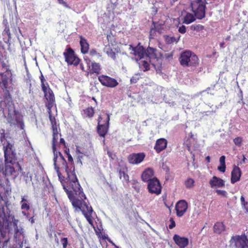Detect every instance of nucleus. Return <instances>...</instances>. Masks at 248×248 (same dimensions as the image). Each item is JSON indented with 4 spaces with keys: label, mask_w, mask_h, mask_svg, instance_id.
I'll return each mask as SVG.
<instances>
[{
    "label": "nucleus",
    "mask_w": 248,
    "mask_h": 248,
    "mask_svg": "<svg viewBox=\"0 0 248 248\" xmlns=\"http://www.w3.org/2000/svg\"><path fill=\"white\" fill-rule=\"evenodd\" d=\"M140 68L143 69V71L145 72L150 69V66L148 62L146 61H143L142 62Z\"/></svg>",
    "instance_id": "ea45409f"
},
{
    "label": "nucleus",
    "mask_w": 248,
    "mask_h": 248,
    "mask_svg": "<svg viewBox=\"0 0 248 248\" xmlns=\"http://www.w3.org/2000/svg\"><path fill=\"white\" fill-rule=\"evenodd\" d=\"M106 53L108 57L115 60L116 58V53L112 50V49H109L107 51Z\"/></svg>",
    "instance_id": "49530a36"
},
{
    "label": "nucleus",
    "mask_w": 248,
    "mask_h": 248,
    "mask_svg": "<svg viewBox=\"0 0 248 248\" xmlns=\"http://www.w3.org/2000/svg\"><path fill=\"white\" fill-rule=\"evenodd\" d=\"M80 69H81L83 71H85L84 67V65H83V63H80Z\"/></svg>",
    "instance_id": "69168bd1"
},
{
    "label": "nucleus",
    "mask_w": 248,
    "mask_h": 248,
    "mask_svg": "<svg viewBox=\"0 0 248 248\" xmlns=\"http://www.w3.org/2000/svg\"><path fill=\"white\" fill-rule=\"evenodd\" d=\"M103 118L99 116L98 119V125L97 126V132L100 137L105 138L107 134L109 124V116L106 114L104 120Z\"/></svg>",
    "instance_id": "0eeeda50"
},
{
    "label": "nucleus",
    "mask_w": 248,
    "mask_h": 248,
    "mask_svg": "<svg viewBox=\"0 0 248 248\" xmlns=\"http://www.w3.org/2000/svg\"><path fill=\"white\" fill-rule=\"evenodd\" d=\"M3 34H6L8 36L9 39L11 38L10 29L8 26L5 27V28L3 31Z\"/></svg>",
    "instance_id": "8fccbe9b"
},
{
    "label": "nucleus",
    "mask_w": 248,
    "mask_h": 248,
    "mask_svg": "<svg viewBox=\"0 0 248 248\" xmlns=\"http://www.w3.org/2000/svg\"><path fill=\"white\" fill-rule=\"evenodd\" d=\"M230 242L234 243L236 248H248V239L245 234L232 236Z\"/></svg>",
    "instance_id": "9b49d317"
},
{
    "label": "nucleus",
    "mask_w": 248,
    "mask_h": 248,
    "mask_svg": "<svg viewBox=\"0 0 248 248\" xmlns=\"http://www.w3.org/2000/svg\"><path fill=\"white\" fill-rule=\"evenodd\" d=\"M79 44L80 46V50L81 53L85 54L88 53L89 50V44L87 41V40L82 36V35L79 36Z\"/></svg>",
    "instance_id": "393cba45"
},
{
    "label": "nucleus",
    "mask_w": 248,
    "mask_h": 248,
    "mask_svg": "<svg viewBox=\"0 0 248 248\" xmlns=\"http://www.w3.org/2000/svg\"><path fill=\"white\" fill-rule=\"evenodd\" d=\"M51 130L52 131V133L59 132L58 125H51Z\"/></svg>",
    "instance_id": "bf43d9fd"
},
{
    "label": "nucleus",
    "mask_w": 248,
    "mask_h": 248,
    "mask_svg": "<svg viewBox=\"0 0 248 248\" xmlns=\"http://www.w3.org/2000/svg\"><path fill=\"white\" fill-rule=\"evenodd\" d=\"M11 222L13 223L14 228L18 227V220L11 214V211H4L3 206H0V226L5 225L8 228Z\"/></svg>",
    "instance_id": "39448f33"
},
{
    "label": "nucleus",
    "mask_w": 248,
    "mask_h": 248,
    "mask_svg": "<svg viewBox=\"0 0 248 248\" xmlns=\"http://www.w3.org/2000/svg\"><path fill=\"white\" fill-rule=\"evenodd\" d=\"M0 75L1 76V78H7L9 79V78L12 77V73L10 70H8V69H6V70L1 73Z\"/></svg>",
    "instance_id": "58836bf2"
},
{
    "label": "nucleus",
    "mask_w": 248,
    "mask_h": 248,
    "mask_svg": "<svg viewBox=\"0 0 248 248\" xmlns=\"http://www.w3.org/2000/svg\"><path fill=\"white\" fill-rule=\"evenodd\" d=\"M46 99L47 102L46 104V106L47 108V111L49 114V120L51 122L56 119L55 118L52 116L51 112L52 108L53 107L55 102V97H53L51 98H47Z\"/></svg>",
    "instance_id": "b1692460"
},
{
    "label": "nucleus",
    "mask_w": 248,
    "mask_h": 248,
    "mask_svg": "<svg viewBox=\"0 0 248 248\" xmlns=\"http://www.w3.org/2000/svg\"><path fill=\"white\" fill-rule=\"evenodd\" d=\"M155 25H154V28H152L150 29V35H152V34L155 33Z\"/></svg>",
    "instance_id": "e2e57ef3"
},
{
    "label": "nucleus",
    "mask_w": 248,
    "mask_h": 248,
    "mask_svg": "<svg viewBox=\"0 0 248 248\" xmlns=\"http://www.w3.org/2000/svg\"><path fill=\"white\" fill-rule=\"evenodd\" d=\"M139 79V78H137L136 77H132L130 79V82L131 83H136L137 82Z\"/></svg>",
    "instance_id": "052dcab7"
},
{
    "label": "nucleus",
    "mask_w": 248,
    "mask_h": 248,
    "mask_svg": "<svg viewBox=\"0 0 248 248\" xmlns=\"http://www.w3.org/2000/svg\"><path fill=\"white\" fill-rule=\"evenodd\" d=\"M55 170L57 172L63 189L66 192L70 202L73 201L78 197L84 196L83 188L81 186L75 171L66 169L67 178L62 176L60 170V168L55 165Z\"/></svg>",
    "instance_id": "f03ea898"
},
{
    "label": "nucleus",
    "mask_w": 248,
    "mask_h": 248,
    "mask_svg": "<svg viewBox=\"0 0 248 248\" xmlns=\"http://www.w3.org/2000/svg\"><path fill=\"white\" fill-rule=\"evenodd\" d=\"M209 184L211 187H222L225 186V182L222 179L214 176L209 181Z\"/></svg>",
    "instance_id": "5701e85b"
},
{
    "label": "nucleus",
    "mask_w": 248,
    "mask_h": 248,
    "mask_svg": "<svg viewBox=\"0 0 248 248\" xmlns=\"http://www.w3.org/2000/svg\"><path fill=\"white\" fill-rule=\"evenodd\" d=\"M98 79L103 86L108 88H114L119 84L115 78L105 75L98 76Z\"/></svg>",
    "instance_id": "4468645a"
},
{
    "label": "nucleus",
    "mask_w": 248,
    "mask_h": 248,
    "mask_svg": "<svg viewBox=\"0 0 248 248\" xmlns=\"http://www.w3.org/2000/svg\"><path fill=\"white\" fill-rule=\"evenodd\" d=\"M6 133L5 130L4 129H0V141L3 142L6 140Z\"/></svg>",
    "instance_id": "c03bdc74"
},
{
    "label": "nucleus",
    "mask_w": 248,
    "mask_h": 248,
    "mask_svg": "<svg viewBox=\"0 0 248 248\" xmlns=\"http://www.w3.org/2000/svg\"><path fill=\"white\" fill-rule=\"evenodd\" d=\"M7 120L11 125L19 124L21 125V128H23V122L18 111L16 109L15 107L8 108Z\"/></svg>",
    "instance_id": "6e6552de"
},
{
    "label": "nucleus",
    "mask_w": 248,
    "mask_h": 248,
    "mask_svg": "<svg viewBox=\"0 0 248 248\" xmlns=\"http://www.w3.org/2000/svg\"><path fill=\"white\" fill-rule=\"evenodd\" d=\"M242 138L240 137H237L233 140L234 144L239 147L242 145Z\"/></svg>",
    "instance_id": "a18cd8bd"
},
{
    "label": "nucleus",
    "mask_w": 248,
    "mask_h": 248,
    "mask_svg": "<svg viewBox=\"0 0 248 248\" xmlns=\"http://www.w3.org/2000/svg\"><path fill=\"white\" fill-rule=\"evenodd\" d=\"M241 176V171L240 169L235 165L233 167L232 170L231 172V182L233 184L239 181Z\"/></svg>",
    "instance_id": "412c9836"
},
{
    "label": "nucleus",
    "mask_w": 248,
    "mask_h": 248,
    "mask_svg": "<svg viewBox=\"0 0 248 248\" xmlns=\"http://www.w3.org/2000/svg\"><path fill=\"white\" fill-rule=\"evenodd\" d=\"M20 204L22 210H25L26 211H28L31 208L30 203L29 201L27 199V196H24L21 197Z\"/></svg>",
    "instance_id": "bb28decb"
},
{
    "label": "nucleus",
    "mask_w": 248,
    "mask_h": 248,
    "mask_svg": "<svg viewBox=\"0 0 248 248\" xmlns=\"http://www.w3.org/2000/svg\"><path fill=\"white\" fill-rule=\"evenodd\" d=\"M188 208L187 202L185 200H180L175 205L176 215L178 217H182Z\"/></svg>",
    "instance_id": "a211bd4d"
},
{
    "label": "nucleus",
    "mask_w": 248,
    "mask_h": 248,
    "mask_svg": "<svg viewBox=\"0 0 248 248\" xmlns=\"http://www.w3.org/2000/svg\"><path fill=\"white\" fill-rule=\"evenodd\" d=\"M60 143L63 144L64 146H65V142L63 138L60 139Z\"/></svg>",
    "instance_id": "0e129e2a"
},
{
    "label": "nucleus",
    "mask_w": 248,
    "mask_h": 248,
    "mask_svg": "<svg viewBox=\"0 0 248 248\" xmlns=\"http://www.w3.org/2000/svg\"><path fill=\"white\" fill-rule=\"evenodd\" d=\"M83 112L84 115L89 118H92L94 114V111L92 107H88L87 108L83 109Z\"/></svg>",
    "instance_id": "72a5a7b5"
},
{
    "label": "nucleus",
    "mask_w": 248,
    "mask_h": 248,
    "mask_svg": "<svg viewBox=\"0 0 248 248\" xmlns=\"http://www.w3.org/2000/svg\"><path fill=\"white\" fill-rule=\"evenodd\" d=\"M65 61L69 65L78 66L80 62V59L76 54L74 50L70 47L65 49L63 53Z\"/></svg>",
    "instance_id": "1a4fd4ad"
},
{
    "label": "nucleus",
    "mask_w": 248,
    "mask_h": 248,
    "mask_svg": "<svg viewBox=\"0 0 248 248\" xmlns=\"http://www.w3.org/2000/svg\"><path fill=\"white\" fill-rule=\"evenodd\" d=\"M51 125H56V124H57V122H56V119L54 120V121L51 122Z\"/></svg>",
    "instance_id": "774afa93"
},
{
    "label": "nucleus",
    "mask_w": 248,
    "mask_h": 248,
    "mask_svg": "<svg viewBox=\"0 0 248 248\" xmlns=\"http://www.w3.org/2000/svg\"><path fill=\"white\" fill-rule=\"evenodd\" d=\"M216 192L218 195H221L224 197H227V193L225 190L217 189L216 190Z\"/></svg>",
    "instance_id": "09e8293b"
},
{
    "label": "nucleus",
    "mask_w": 248,
    "mask_h": 248,
    "mask_svg": "<svg viewBox=\"0 0 248 248\" xmlns=\"http://www.w3.org/2000/svg\"><path fill=\"white\" fill-rule=\"evenodd\" d=\"M5 92V94L4 95V99L5 103L7 104L9 106L8 108H11L12 107H15L14 104H13L12 98L10 94V93L9 90L7 91H4Z\"/></svg>",
    "instance_id": "cd10ccee"
},
{
    "label": "nucleus",
    "mask_w": 248,
    "mask_h": 248,
    "mask_svg": "<svg viewBox=\"0 0 248 248\" xmlns=\"http://www.w3.org/2000/svg\"><path fill=\"white\" fill-rule=\"evenodd\" d=\"M129 49L132 51L131 54L134 55L137 60H140L145 56V49L140 42L135 46L130 45Z\"/></svg>",
    "instance_id": "f8f14e48"
},
{
    "label": "nucleus",
    "mask_w": 248,
    "mask_h": 248,
    "mask_svg": "<svg viewBox=\"0 0 248 248\" xmlns=\"http://www.w3.org/2000/svg\"><path fill=\"white\" fill-rule=\"evenodd\" d=\"M148 192L151 194L158 195L161 193L162 186L159 180L154 177L148 183L147 187Z\"/></svg>",
    "instance_id": "9d476101"
},
{
    "label": "nucleus",
    "mask_w": 248,
    "mask_h": 248,
    "mask_svg": "<svg viewBox=\"0 0 248 248\" xmlns=\"http://www.w3.org/2000/svg\"><path fill=\"white\" fill-rule=\"evenodd\" d=\"M86 199V197L84 194V196L82 197L80 196L71 202L75 210L81 211L89 224L93 225V220L92 215L93 210L92 207L85 202Z\"/></svg>",
    "instance_id": "7ed1b4c3"
},
{
    "label": "nucleus",
    "mask_w": 248,
    "mask_h": 248,
    "mask_svg": "<svg viewBox=\"0 0 248 248\" xmlns=\"http://www.w3.org/2000/svg\"><path fill=\"white\" fill-rule=\"evenodd\" d=\"M145 157V154L142 153H132L127 157V160L129 164L137 165L142 162Z\"/></svg>",
    "instance_id": "2eb2a0df"
},
{
    "label": "nucleus",
    "mask_w": 248,
    "mask_h": 248,
    "mask_svg": "<svg viewBox=\"0 0 248 248\" xmlns=\"http://www.w3.org/2000/svg\"><path fill=\"white\" fill-rule=\"evenodd\" d=\"M240 201L242 205L246 208V206L248 205V202L245 201V198L243 196H241Z\"/></svg>",
    "instance_id": "5fc2aeb1"
},
{
    "label": "nucleus",
    "mask_w": 248,
    "mask_h": 248,
    "mask_svg": "<svg viewBox=\"0 0 248 248\" xmlns=\"http://www.w3.org/2000/svg\"><path fill=\"white\" fill-rule=\"evenodd\" d=\"M22 175H23L24 179L26 183L31 181L32 175L29 171H28L27 172H22Z\"/></svg>",
    "instance_id": "c9c22d12"
},
{
    "label": "nucleus",
    "mask_w": 248,
    "mask_h": 248,
    "mask_svg": "<svg viewBox=\"0 0 248 248\" xmlns=\"http://www.w3.org/2000/svg\"><path fill=\"white\" fill-rule=\"evenodd\" d=\"M2 68L3 69V70L5 71L6 70V69H8V70H9V66L7 65L4 62H2L1 63Z\"/></svg>",
    "instance_id": "680f3d73"
},
{
    "label": "nucleus",
    "mask_w": 248,
    "mask_h": 248,
    "mask_svg": "<svg viewBox=\"0 0 248 248\" xmlns=\"http://www.w3.org/2000/svg\"><path fill=\"white\" fill-rule=\"evenodd\" d=\"M173 239L175 244L180 248H185L188 244V238L185 237H181L178 234L173 236Z\"/></svg>",
    "instance_id": "6ab92c4d"
},
{
    "label": "nucleus",
    "mask_w": 248,
    "mask_h": 248,
    "mask_svg": "<svg viewBox=\"0 0 248 248\" xmlns=\"http://www.w3.org/2000/svg\"><path fill=\"white\" fill-rule=\"evenodd\" d=\"M89 55L91 57H97V58H100L101 57V55L97 52L95 49H92L89 52Z\"/></svg>",
    "instance_id": "37998d69"
},
{
    "label": "nucleus",
    "mask_w": 248,
    "mask_h": 248,
    "mask_svg": "<svg viewBox=\"0 0 248 248\" xmlns=\"http://www.w3.org/2000/svg\"><path fill=\"white\" fill-rule=\"evenodd\" d=\"M101 70V65L99 63L93 62L91 63V68L89 72L87 73V76L88 75L95 74L98 75L100 74Z\"/></svg>",
    "instance_id": "a878e982"
},
{
    "label": "nucleus",
    "mask_w": 248,
    "mask_h": 248,
    "mask_svg": "<svg viewBox=\"0 0 248 248\" xmlns=\"http://www.w3.org/2000/svg\"><path fill=\"white\" fill-rule=\"evenodd\" d=\"M167 144L168 141L165 139H159L156 141L154 146V149L155 150L156 153H159L166 148Z\"/></svg>",
    "instance_id": "aec40b11"
},
{
    "label": "nucleus",
    "mask_w": 248,
    "mask_h": 248,
    "mask_svg": "<svg viewBox=\"0 0 248 248\" xmlns=\"http://www.w3.org/2000/svg\"><path fill=\"white\" fill-rule=\"evenodd\" d=\"M40 78L41 82L42 89L44 93V96L46 99L55 97L54 93L49 87L48 83L47 82L45 83L46 80L42 74H41Z\"/></svg>",
    "instance_id": "dca6fc26"
},
{
    "label": "nucleus",
    "mask_w": 248,
    "mask_h": 248,
    "mask_svg": "<svg viewBox=\"0 0 248 248\" xmlns=\"http://www.w3.org/2000/svg\"><path fill=\"white\" fill-rule=\"evenodd\" d=\"M195 181L191 178H187L184 183L185 186L188 189L192 188L194 186Z\"/></svg>",
    "instance_id": "f704fd0d"
},
{
    "label": "nucleus",
    "mask_w": 248,
    "mask_h": 248,
    "mask_svg": "<svg viewBox=\"0 0 248 248\" xmlns=\"http://www.w3.org/2000/svg\"><path fill=\"white\" fill-rule=\"evenodd\" d=\"M59 135L61 136V134L59 132H56V133H52V149L53 152H56V150H57L56 149V144L58 142V139H59Z\"/></svg>",
    "instance_id": "c756f323"
},
{
    "label": "nucleus",
    "mask_w": 248,
    "mask_h": 248,
    "mask_svg": "<svg viewBox=\"0 0 248 248\" xmlns=\"http://www.w3.org/2000/svg\"><path fill=\"white\" fill-rule=\"evenodd\" d=\"M2 145L5 165L2 169V173L7 179L15 180L22 168L17 161L14 143L6 140L2 143Z\"/></svg>",
    "instance_id": "f257e3e1"
},
{
    "label": "nucleus",
    "mask_w": 248,
    "mask_h": 248,
    "mask_svg": "<svg viewBox=\"0 0 248 248\" xmlns=\"http://www.w3.org/2000/svg\"><path fill=\"white\" fill-rule=\"evenodd\" d=\"M53 153L54 155L53 160L55 169L56 164V166L60 168L61 167L64 168L65 170L66 169L70 170L66 160L60 152H58L56 150V152L55 151Z\"/></svg>",
    "instance_id": "ddd939ff"
},
{
    "label": "nucleus",
    "mask_w": 248,
    "mask_h": 248,
    "mask_svg": "<svg viewBox=\"0 0 248 248\" xmlns=\"http://www.w3.org/2000/svg\"><path fill=\"white\" fill-rule=\"evenodd\" d=\"M63 248H66L68 245V239L67 238L64 237L61 239V240Z\"/></svg>",
    "instance_id": "3c124183"
},
{
    "label": "nucleus",
    "mask_w": 248,
    "mask_h": 248,
    "mask_svg": "<svg viewBox=\"0 0 248 248\" xmlns=\"http://www.w3.org/2000/svg\"><path fill=\"white\" fill-rule=\"evenodd\" d=\"M2 89L3 91H7L8 79L7 78H1Z\"/></svg>",
    "instance_id": "a19ab883"
},
{
    "label": "nucleus",
    "mask_w": 248,
    "mask_h": 248,
    "mask_svg": "<svg viewBox=\"0 0 248 248\" xmlns=\"http://www.w3.org/2000/svg\"><path fill=\"white\" fill-rule=\"evenodd\" d=\"M205 159L207 163H209L210 162V157L209 156H206Z\"/></svg>",
    "instance_id": "338daca9"
},
{
    "label": "nucleus",
    "mask_w": 248,
    "mask_h": 248,
    "mask_svg": "<svg viewBox=\"0 0 248 248\" xmlns=\"http://www.w3.org/2000/svg\"><path fill=\"white\" fill-rule=\"evenodd\" d=\"M154 175V171L151 168L146 169L142 173L141 178L142 181L148 183L153 179Z\"/></svg>",
    "instance_id": "4be33fe9"
},
{
    "label": "nucleus",
    "mask_w": 248,
    "mask_h": 248,
    "mask_svg": "<svg viewBox=\"0 0 248 248\" xmlns=\"http://www.w3.org/2000/svg\"><path fill=\"white\" fill-rule=\"evenodd\" d=\"M132 187L137 191L139 192L140 189V186L139 182L135 180H133L132 182Z\"/></svg>",
    "instance_id": "79ce46f5"
},
{
    "label": "nucleus",
    "mask_w": 248,
    "mask_h": 248,
    "mask_svg": "<svg viewBox=\"0 0 248 248\" xmlns=\"http://www.w3.org/2000/svg\"><path fill=\"white\" fill-rule=\"evenodd\" d=\"M170 224L169 225V227L170 229H172L175 226V222L172 218H170Z\"/></svg>",
    "instance_id": "6e6d98bb"
},
{
    "label": "nucleus",
    "mask_w": 248,
    "mask_h": 248,
    "mask_svg": "<svg viewBox=\"0 0 248 248\" xmlns=\"http://www.w3.org/2000/svg\"><path fill=\"white\" fill-rule=\"evenodd\" d=\"M191 28L194 30H196L197 31H201L204 29V26L200 24L192 25Z\"/></svg>",
    "instance_id": "de8ad7c7"
},
{
    "label": "nucleus",
    "mask_w": 248,
    "mask_h": 248,
    "mask_svg": "<svg viewBox=\"0 0 248 248\" xmlns=\"http://www.w3.org/2000/svg\"><path fill=\"white\" fill-rule=\"evenodd\" d=\"M146 55L145 56L148 57L150 60L155 59L158 62V64L159 65L161 64L162 61L160 56H161L160 53L158 54L157 53V50L156 48L148 46L146 49H145Z\"/></svg>",
    "instance_id": "f3484780"
},
{
    "label": "nucleus",
    "mask_w": 248,
    "mask_h": 248,
    "mask_svg": "<svg viewBox=\"0 0 248 248\" xmlns=\"http://www.w3.org/2000/svg\"><path fill=\"white\" fill-rule=\"evenodd\" d=\"M173 55V52H171L170 53H166L164 55V58L167 60H170L172 59Z\"/></svg>",
    "instance_id": "603ef678"
},
{
    "label": "nucleus",
    "mask_w": 248,
    "mask_h": 248,
    "mask_svg": "<svg viewBox=\"0 0 248 248\" xmlns=\"http://www.w3.org/2000/svg\"><path fill=\"white\" fill-rule=\"evenodd\" d=\"M191 10L195 16L199 19L203 18L205 16V2L202 0H194L190 3Z\"/></svg>",
    "instance_id": "423d86ee"
},
{
    "label": "nucleus",
    "mask_w": 248,
    "mask_h": 248,
    "mask_svg": "<svg viewBox=\"0 0 248 248\" xmlns=\"http://www.w3.org/2000/svg\"><path fill=\"white\" fill-rule=\"evenodd\" d=\"M67 155H68V163H69L68 166L69 167L70 169H71L72 170H73L74 171H75V166H74V163L73 162V157H72V155L69 153H67Z\"/></svg>",
    "instance_id": "4c0bfd02"
},
{
    "label": "nucleus",
    "mask_w": 248,
    "mask_h": 248,
    "mask_svg": "<svg viewBox=\"0 0 248 248\" xmlns=\"http://www.w3.org/2000/svg\"><path fill=\"white\" fill-rule=\"evenodd\" d=\"M225 230V226L222 222H217L214 226L215 232L220 234Z\"/></svg>",
    "instance_id": "c85d7f7f"
},
{
    "label": "nucleus",
    "mask_w": 248,
    "mask_h": 248,
    "mask_svg": "<svg viewBox=\"0 0 248 248\" xmlns=\"http://www.w3.org/2000/svg\"><path fill=\"white\" fill-rule=\"evenodd\" d=\"M195 16L192 14L187 13L184 17L183 22L189 24L195 20Z\"/></svg>",
    "instance_id": "7c9ffc66"
},
{
    "label": "nucleus",
    "mask_w": 248,
    "mask_h": 248,
    "mask_svg": "<svg viewBox=\"0 0 248 248\" xmlns=\"http://www.w3.org/2000/svg\"><path fill=\"white\" fill-rule=\"evenodd\" d=\"M180 64L183 66H197L199 64L198 57L189 50L181 53L180 57Z\"/></svg>",
    "instance_id": "20e7f679"
},
{
    "label": "nucleus",
    "mask_w": 248,
    "mask_h": 248,
    "mask_svg": "<svg viewBox=\"0 0 248 248\" xmlns=\"http://www.w3.org/2000/svg\"><path fill=\"white\" fill-rule=\"evenodd\" d=\"M119 174L120 175V178L121 179L123 177V179L127 183H128L129 182V176L124 171L122 170H120L119 171Z\"/></svg>",
    "instance_id": "e433bc0d"
},
{
    "label": "nucleus",
    "mask_w": 248,
    "mask_h": 248,
    "mask_svg": "<svg viewBox=\"0 0 248 248\" xmlns=\"http://www.w3.org/2000/svg\"><path fill=\"white\" fill-rule=\"evenodd\" d=\"M4 226H0V237L2 238H4L6 236V232L3 230V228Z\"/></svg>",
    "instance_id": "864d4df0"
},
{
    "label": "nucleus",
    "mask_w": 248,
    "mask_h": 248,
    "mask_svg": "<svg viewBox=\"0 0 248 248\" xmlns=\"http://www.w3.org/2000/svg\"><path fill=\"white\" fill-rule=\"evenodd\" d=\"M57 0L60 4H62L65 7L67 8H70V7L67 4V3L65 1H64L63 0Z\"/></svg>",
    "instance_id": "4d7b16f0"
},
{
    "label": "nucleus",
    "mask_w": 248,
    "mask_h": 248,
    "mask_svg": "<svg viewBox=\"0 0 248 248\" xmlns=\"http://www.w3.org/2000/svg\"><path fill=\"white\" fill-rule=\"evenodd\" d=\"M219 162L220 166H218L217 170L221 172H224L226 170L225 156L224 155H222L220 157Z\"/></svg>",
    "instance_id": "473e14b6"
},
{
    "label": "nucleus",
    "mask_w": 248,
    "mask_h": 248,
    "mask_svg": "<svg viewBox=\"0 0 248 248\" xmlns=\"http://www.w3.org/2000/svg\"><path fill=\"white\" fill-rule=\"evenodd\" d=\"M163 37L165 42L167 44H171L174 42L177 43L178 42L180 38V36L178 38H176L173 36H170L168 35H164Z\"/></svg>",
    "instance_id": "2f4dec72"
},
{
    "label": "nucleus",
    "mask_w": 248,
    "mask_h": 248,
    "mask_svg": "<svg viewBox=\"0 0 248 248\" xmlns=\"http://www.w3.org/2000/svg\"><path fill=\"white\" fill-rule=\"evenodd\" d=\"M178 31L181 33H185L186 31V27L184 25L181 26L179 27Z\"/></svg>",
    "instance_id": "13d9d810"
}]
</instances>
